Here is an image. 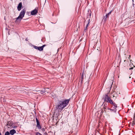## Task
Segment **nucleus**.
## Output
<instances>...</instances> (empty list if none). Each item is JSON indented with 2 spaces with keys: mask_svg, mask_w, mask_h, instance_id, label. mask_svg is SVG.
I'll return each instance as SVG.
<instances>
[{
  "mask_svg": "<svg viewBox=\"0 0 135 135\" xmlns=\"http://www.w3.org/2000/svg\"><path fill=\"white\" fill-rule=\"evenodd\" d=\"M70 99H66L64 101L59 100L56 106L57 109L62 111L63 109L69 104Z\"/></svg>",
  "mask_w": 135,
  "mask_h": 135,
  "instance_id": "nucleus-1",
  "label": "nucleus"
},
{
  "mask_svg": "<svg viewBox=\"0 0 135 135\" xmlns=\"http://www.w3.org/2000/svg\"><path fill=\"white\" fill-rule=\"evenodd\" d=\"M44 135H48V134L46 132H45L44 133Z\"/></svg>",
  "mask_w": 135,
  "mask_h": 135,
  "instance_id": "nucleus-23",
  "label": "nucleus"
},
{
  "mask_svg": "<svg viewBox=\"0 0 135 135\" xmlns=\"http://www.w3.org/2000/svg\"><path fill=\"white\" fill-rule=\"evenodd\" d=\"M36 119L37 123V128H38L39 129H41V126L40 124V122L37 117H36Z\"/></svg>",
  "mask_w": 135,
  "mask_h": 135,
  "instance_id": "nucleus-4",
  "label": "nucleus"
},
{
  "mask_svg": "<svg viewBox=\"0 0 135 135\" xmlns=\"http://www.w3.org/2000/svg\"><path fill=\"white\" fill-rule=\"evenodd\" d=\"M135 22V20L132 21L130 22L129 23H131V24H134Z\"/></svg>",
  "mask_w": 135,
  "mask_h": 135,
  "instance_id": "nucleus-16",
  "label": "nucleus"
},
{
  "mask_svg": "<svg viewBox=\"0 0 135 135\" xmlns=\"http://www.w3.org/2000/svg\"><path fill=\"white\" fill-rule=\"evenodd\" d=\"M111 81L112 82V84H111V86L110 87V88H111L112 87V84H113V81H112V80H111Z\"/></svg>",
  "mask_w": 135,
  "mask_h": 135,
  "instance_id": "nucleus-25",
  "label": "nucleus"
},
{
  "mask_svg": "<svg viewBox=\"0 0 135 135\" xmlns=\"http://www.w3.org/2000/svg\"><path fill=\"white\" fill-rule=\"evenodd\" d=\"M86 78L85 76V74H84V72H83L82 74L81 75V84H82L83 83V81L84 80V79H85Z\"/></svg>",
  "mask_w": 135,
  "mask_h": 135,
  "instance_id": "nucleus-5",
  "label": "nucleus"
},
{
  "mask_svg": "<svg viewBox=\"0 0 135 135\" xmlns=\"http://www.w3.org/2000/svg\"><path fill=\"white\" fill-rule=\"evenodd\" d=\"M17 127V126H12V127L13 128H16Z\"/></svg>",
  "mask_w": 135,
  "mask_h": 135,
  "instance_id": "nucleus-26",
  "label": "nucleus"
},
{
  "mask_svg": "<svg viewBox=\"0 0 135 135\" xmlns=\"http://www.w3.org/2000/svg\"><path fill=\"white\" fill-rule=\"evenodd\" d=\"M38 46H33V47L35 49H38Z\"/></svg>",
  "mask_w": 135,
  "mask_h": 135,
  "instance_id": "nucleus-20",
  "label": "nucleus"
},
{
  "mask_svg": "<svg viewBox=\"0 0 135 135\" xmlns=\"http://www.w3.org/2000/svg\"><path fill=\"white\" fill-rule=\"evenodd\" d=\"M113 104V108H116L117 107V105L114 103H113H113L112 104Z\"/></svg>",
  "mask_w": 135,
  "mask_h": 135,
  "instance_id": "nucleus-13",
  "label": "nucleus"
},
{
  "mask_svg": "<svg viewBox=\"0 0 135 135\" xmlns=\"http://www.w3.org/2000/svg\"><path fill=\"white\" fill-rule=\"evenodd\" d=\"M133 69V67H132V68H130L129 69L130 70H131L132 69Z\"/></svg>",
  "mask_w": 135,
  "mask_h": 135,
  "instance_id": "nucleus-27",
  "label": "nucleus"
},
{
  "mask_svg": "<svg viewBox=\"0 0 135 135\" xmlns=\"http://www.w3.org/2000/svg\"><path fill=\"white\" fill-rule=\"evenodd\" d=\"M90 20L89 19V20H88V22H89V23L90 22Z\"/></svg>",
  "mask_w": 135,
  "mask_h": 135,
  "instance_id": "nucleus-29",
  "label": "nucleus"
},
{
  "mask_svg": "<svg viewBox=\"0 0 135 135\" xmlns=\"http://www.w3.org/2000/svg\"><path fill=\"white\" fill-rule=\"evenodd\" d=\"M36 135H42L39 132H37L36 133Z\"/></svg>",
  "mask_w": 135,
  "mask_h": 135,
  "instance_id": "nucleus-19",
  "label": "nucleus"
},
{
  "mask_svg": "<svg viewBox=\"0 0 135 135\" xmlns=\"http://www.w3.org/2000/svg\"><path fill=\"white\" fill-rule=\"evenodd\" d=\"M2 134H1V132H0V135H1Z\"/></svg>",
  "mask_w": 135,
  "mask_h": 135,
  "instance_id": "nucleus-30",
  "label": "nucleus"
},
{
  "mask_svg": "<svg viewBox=\"0 0 135 135\" xmlns=\"http://www.w3.org/2000/svg\"><path fill=\"white\" fill-rule=\"evenodd\" d=\"M89 22L88 24H87V25H86V28L85 29V30H86L87 29V27H88V25L89 24Z\"/></svg>",
  "mask_w": 135,
  "mask_h": 135,
  "instance_id": "nucleus-18",
  "label": "nucleus"
},
{
  "mask_svg": "<svg viewBox=\"0 0 135 135\" xmlns=\"http://www.w3.org/2000/svg\"><path fill=\"white\" fill-rule=\"evenodd\" d=\"M88 13L87 14L88 17H90L91 16V11L90 10H88Z\"/></svg>",
  "mask_w": 135,
  "mask_h": 135,
  "instance_id": "nucleus-12",
  "label": "nucleus"
},
{
  "mask_svg": "<svg viewBox=\"0 0 135 135\" xmlns=\"http://www.w3.org/2000/svg\"><path fill=\"white\" fill-rule=\"evenodd\" d=\"M37 12V10L36 9H35L34 10L32 11L31 13L32 15H36Z\"/></svg>",
  "mask_w": 135,
  "mask_h": 135,
  "instance_id": "nucleus-8",
  "label": "nucleus"
},
{
  "mask_svg": "<svg viewBox=\"0 0 135 135\" xmlns=\"http://www.w3.org/2000/svg\"><path fill=\"white\" fill-rule=\"evenodd\" d=\"M108 93H107L105 94V97L103 98L104 101L108 103H109L110 104H112V103H113V101L108 96Z\"/></svg>",
  "mask_w": 135,
  "mask_h": 135,
  "instance_id": "nucleus-3",
  "label": "nucleus"
},
{
  "mask_svg": "<svg viewBox=\"0 0 135 135\" xmlns=\"http://www.w3.org/2000/svg\"><path fill=\"white\" fill-rule=\"evenodd\" d=\"M38 47V48L37 50H38L40 51H42L43 50V49L42 48V47L41 46Z\"/></svg>",
  "mask_w": 135,
  "mask_h": 135,
  "instance_id": "nucleus-15",
  "label": "nucleus"
},
{
  "mask_svg": "<svg viewBox=\"0 0 135 135\" xmlns=\"http://www.w3.org/2000/svg\"><path fill=\"white\" fill-rule=\"evenodd\" d=\"M41 130L42 131L44 132L45 131V129L44 128H43Z\"/></svg>",
  "mask_w": 135,
  "mask_h": 135,
  "instance_id": "nucleus-22",
  "label": "nucleus"
},
{
  "mask_svg": "<svg viewBox=\"0 0 135 135\" xmlns=\"http://www.w3.org/2000/svg\"><path fill=\"white\" fill-rule=\"evenodd\" d=\"M26 12V10L25 9L22 10L20 13L19 16L16 18V19L15 22L19 20L20 21L24 17Z\"/></svg>",
  "mask_w": 135,
  "mask_h": 135,
  "instance_id": "nucleus-2",
  "label": "nucleus"
},
{
  "mask_svg": "<svg viewBox=\"0 0 135 135\" xmlns=\"http://www.w3.org/2000/svg\"><path fill=\"white\" fill-rule=\"evenodd\" d=\"M9 133L10 134H11V135H13L15 133H16V131L15 129H13L11 130L10 131Z\"/></svg>",
  "mask_w": 135,
  "mask_h": 135,
  "instance_id": "nucleus-10",
  "label": "nucleus"
},
{
  "mask_svg": "<svg viewBox=\"0 0 135 135\" xmlns=\"http://www.w3.org/2000/svg\"><path fill=\"white\" fill-rule=\"evenodd\" d=\"M132 0V1H133V2H134V0Z\"/></svg>",
  "mask_w": 135,
  "mask_h": 135,
  "instance_id": "nucleus-31",
  "label": "nucleus"
},
{
  "mask_svg": "<svg viewBox=\"0 0 135 135\" xmlns=\"http://www.w3.org/2000/svg\"><path fill=\"white\" fill-rule=\"evenodd\" d=\"M22 6V3L21 2L19 3L17 7V9L18 11H20L21 10Z\"/></svg>",
  "mask_w": 135,
  "mask_h": 135,
  "instance_id": "nucleus-9",
  "label": "nucleus"
},
{
  "mask_svg": "<svg viewBox=\"0 0 135 135\" xmlns=\"http://www.w3.org/2000/svg\"><path fill=\"white\" fill-rule=\"evenodd\" d=\"M104 112V111L102 110L101 112V114H102Z\"/></svg>",
  "mask_w": 135,
  "mask_h": 135,
  "instance_id": "nucleus-24",
  "label": "nucleus"
},
{
  "mask_svg": "<svg viewBox=\"0 0 135 135\" xmlns=\"http://www.w3.org/2000/svg\"><path fill=\"white\" fill-rule=\"evenodd\" d=\"M112 12V11L111 10L104 17V21H105L106 20V18L109 17V15L111 14Z\"/></svg>",
  "mask_w": 135,
  "mask_h": 135,
  "instance_id": "nucleus-7",
  "label": "nucleus"
},
{
  "mask_svg": "<svg viewBox=\"0 0 135 135\" xmlns=\"http://www.w3.org/2000/svg\"><path fill=\"white\" fill-rule=\"evenodd\" d=\"M10 134V133L9 132L7 131L5 133V135H9Z\"/></svg>",
  "mask_w": 135,
  "mask_h": 135,
  "instance_id": "nucleus-17",
  "label": "nucleus"
},
{
  "mask_svg": "<svg viewBox=\"0 0 135 135\" xmlns=\"http://www.w3.org/2000/svg\"><path fill=\"white\" fill-rule=\"evenodd\" d=\"M108 110H111L113 112H115L116 111V109L115 108H114V109H111L110 108H108Z\"/></svg>",
  "mask_w": 135,
  "mask_h": 135,
  "instance_id": "nucleus-14",
  "label": "nucleus"
},
{
  "mask_svg": "<svg viewBox=\"0 0 135 135\" xmlns=\"http://www.w3.org/2000/svg\"><path fill=\"white\" fill-rule=\"evenodd\" d=\"M13 124V122H12L9 121L8 122L7 124V126L8 128H10L12 127Z\"/></svg>",
  "mask_w": 135,
  "mask_h": 135,
  "instance_id": "nucleus-6",
  "label": "nucleus"
},
{
  "mask_svg": "<svg viewBox=\"0 0 135 135\" xmlns=\"http://www.w3.org/2000/svg\"><path fill=\"white\" fill-rule=\"evenodd\" d=\"M26 41H28V39H27V38H26Z\"/></svg>",
  "mask_w": 135,
  "mask_h": 135,
  "instance_id": "nucleus-28",
  "label": "nucleus"
},
{
  "mask_svg": "<svg viewBox=\"0 0 135 135\" xmlns=\"http://www.w3.org/2000/svg\"><path fill=\"white\" fill-rule=\"evenodd\" d=\"M45 46H46V45H43L42 46H41L42 47L43 49V48L45 47Z\"/></svg>",
  "mask_w": 135,
  "mask_h": 135,
  "instance_id": "nucleus-21",
  "label": "nucleus"
},
{
  "mask_svg": "<svg viewBox=\"0 0 135 135\" xmlns=\"http://www.w3.org/2000/svg\"><path fill=\"white\" fill-rule=\"evenodd\" d=\"M48 88H46V89H45V88H44L43 90H42L41 91V93L42 94H43V93H45L46 92H47V93H48V91L46 90V89H48Z\"/></svg>",
  "mask_w": 135,
  "mask_h": 135,
  "instance_id": "nucleus-11",
  "label": "nucleus"
}]
</instances>
